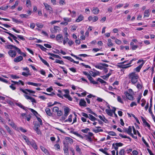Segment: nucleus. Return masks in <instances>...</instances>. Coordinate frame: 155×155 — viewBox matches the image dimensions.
<instances>
[{
  "mask_svg": "<svg viewBox=\"0 0 155 155\" xmlns=\"http://www.w3.org/2000/svg\"><path fill=\"white\" fill-rule=\"evenodd\" d=\"M63 39V37L61 34H58L57 35L56 39L57 41H59V40H61Z\"/></svg>",
  "mask_w": 155,
  "mask_h": 155,
  "instance_id": "obj_24",
  "label": "nucleus"
},
{
  "mask_svg": "<svg viewBox=\"0 0 155 155\" xmlns=\"http://www.w3.org/2000/svg\"><path fill=\"white\" fill-rule=\"evenodd\" d=\"M90 130L89 128H86L85 129H82L81 130V131L84 133H85V134H87V133L88 131Z\"/></svg>",
  "mask_w": 155,
  "mask_h": 155,
  "instance_id": "obj_47",
  "label": "nucleus"
},
{
  "mask_svg": "<svg viewBox=\"0 0 155 155\" xmlns=\"http://www.w3.org/2000/svg\"><path fill=\"white\" fill-rule=\"evenodd\" d=\"M129 78L131 80L130 81L133 84H136L137 81L139 76L135 72H133L129 74Z\"/></svg>",
  "mask_w": 155,
  "mask_h": 155,
  "instance_id": "obj_1",
  "label": "nucleus"
},
{
  "mask_svg": "<svg viewBox=\"0 0 155 155\" xmlns=\"http://www.w3.org/2000/svg\"><path fill=\"white\" fill-rule=\"evenodd\" d=\"M29 72L30 71H27L26 73L23 72H22L21 74L23 76L28 77V75H31V74L29 73Z\"/></svg>",
  "mask_w": 155,
  "mask_h": 155,
  "instance_id": "obj_37",
  "label": "nucleus"
},
{
  "mask_svg": "<svg viewBox=\"0 0 155 155\" xmlns=\"http://www.w3.org/2000/svg\"><path fill=\"white\" fill-rule=\"evenodd\" d=\"M63 114V112L61 110H58L57 112V115L58 116H61Z\"/></svg>",
  "mask_w": 155,
  "mask_h": 155,
  "instance_id": "obj_53",
  "label": "nucleus"
},
{
  "mask_svg": "<svg viewBox=\"0 0 155 155\" xmlns=\"http://www.w3.org/2000/svg\"><path fill=\"white\" fill-rule=\"evenodd\" d=\"M97 81H99L100 83H101L102 84H103L104 83H107V82L102 79L100 78H98L97 79Z\"/></svg>",
  "mask_w": 155,
  "mask_h": 155,
  "instance_id": "obj_45",
  "label": "nucleus"
},
{
  "mask_svg": "<svg viewBox=\"0 0 155 155\" xmlns=\"http://www.w3.org/2000/svg\"><path fill=\"white\" fill-rule=\"evenodd\" d=\"M11 82L12 83H13L14 84H17L18 85H20V83L22 85L24 86V83L21 81V80H19L18 81V82L14 81H13L12 80Z\"/></svg>",
  "mask_w": 155,
  "mask_h": 155,
  "instance_id": "obj_15",
  "label": "nucleus"
},
{
  "mask_svg": "<svg viewBox=\"0 0 155 155\" xmlns=\"http://www.w3.org/2000/svg\"><path fill=\"white\" fill-rule=\"evenodd\" d=\"M73 143V140L71 138L68 137H65L64 140L63 141L64 145H65V144H66L67 145H68L69 143L71 144Z\"/></svg>",
  "mask_w": 155,
  "mask_h": 155,
  "instance_id": "obj_3",
  "label": "nucleus"
},
{
  "mask_svg": "<svg viewBox=\"0 0 155 155\" xmlns=\"http://www.w3.org/2000/svg\"><path fill=\"white\" fill-rule=\"evenodd\" d=\"M59 110V108L57 107H55L53 108L52 111L54 112H57Z\"/></svg>",
  "mask_w": 155,
  "mask_h": 155,
  "instance_id": "obj_51",
  "label": "nucleus"
},
{
  "mask_svg": "<svg viewBox=\"0 0 155 155\" xmlns=\"http://www.w3.org/2000/svg\"><path fill=\"white\" fill-rule=\"evenodd\" d=\"M12 21L18 24H21L23 23V21L20 20H18L13 17L12 18Z\"/></svg>",
  "mask_w": 155,
  "mask_h": 155,
  "instance_id": "obj_19",
  "label": "nucleus"
},
{
  "mask_svg": "<svg viewBox=\"0 0 155 155\" xmlns=\"http://www.w3.org/2000/svg\"><path fill=\"white\" fill-rule=\"evenodd\" d=\"M44 4L46 10L49 11V13L50 14L51 12H53L52 8L50 5L46 3H44Z\"/></svg>",
  "mask_w": 155,
  "mask_h": 155,
  "instance_id": "obj_7",
  "label": "nucleus"
},
{
  "mask_svg": "<svg viewBox=\"0 0 155 155\" xmlns=\"http://www.w3.org/2000/svg\"><path fill=\"white\" fill-rule=\"evenodd\" d=\"M16 46L12 45H7L5 46V48L6 49L12 50L13 48L15 49Z\"/></svg>",
  "mask_w": 155,
  "mask_h": 155,
  "instance_id": "obj_20",
  "label": "nucleus"
},
{
  "mask_svg": "<svg viewBox=\"0 0 155 155\" xmlns=\"http://www.w3.org/2000/svg\"><path fill=\"white\" fill-rule=\"evenodd\" d=\"M64 39L63 41V44L65 45L67 42L68 41H69V39L68 37H64Z\"/></svg>",
  "mask_w": 155,
  "mask_h": 155,
  "instance_id": "obj_57",
  "label": "nucleus"
},
{
  "mask_svg": "<svg viewBox=\"0 0 155 155\" xmlns=\"http://www.w3.org/2000/svg\"><path fill=\"white\" fill-rule=\"evenodd\" d=\"M88 118L92 121H94L97 120V118L91 114H89V117Z\"/></svg>",
  "mask_w": 155,
  "mask_h": 155,
  "instance_id": "obj_25",
  "label": "nucleus"
},
{
  "mask_svg": "<svg viewBox=\"0 0 155 155\" xmlns=\"http://www.w3.org/2000/svg\"><path fill=\"white\" fill-rule=\"evenodd\" d=\"M115 145L116 146L115 147H121L122 146L123 144L120 142L119 143H115Z\"/></svg>",
  "mask_w": 155,
  "mask_h": 155,
  "instance_id": "obj_56",
  "label": "nucleus"
},
{
  "mask_svg": "<svg viewBox=\"0 0 155 155\" xmlns=\"http://www.w3.org/2000/svg\"><path fill=\"white\" fill-rule=\"evenodd\" d=\"M98 19V18L97 16H94L92 17L91 16H90L88 18V20L89 21H92L93 22H95L97 21Z\"/></svg>",
  "mask_w": 155,
  "mask_h": 155,
  "instance_id": "obj_8",
  "label": "nucleus"
},
{
  "mask_svg": "<svg viewBox=\"0 0 155 155\" xmlns=\"http://www.w3.org/2000/svg\"><path fill=\"white\" fill-rule=\"evenodd\" d=\"M40 127V124L38 123H35V124L34 129L35 130H37L39 129V127Z\"/></svg>",
  "mask_w": 155,
  "mask_h": 155,
  "instance_id": "obj_41",
  "label": "nucleus"
},
{
  "mask_svg": "<svg viewBox=\"0 0 155 155\" xmlns=\"http://www.w3.org/2000/svg\"><path fill=\"white\" fill-rule=\"evenodd\" d=\"M93 78L91 77V78L89 81H90L91 83H92L93 84H98V82L97 81H94V80Z\"/></svg>",
  "mask_w": 155,
  "mask_h": 155,
  "instance_id": "obj_35",
  "label": "nucleus"
},
{
  "mask_svg": "<svg viewBox=\"0 0 155 155\" xmlns=\"http://www.w3.org/2000/svg\"><path fill=\"white\" fill-rule=\"evenodd\" d=\"M68 145H67L66 144H65V145H64L63 150L64 151V153L66 154V155H69L68 151Z\"/></svg>",
  "mask_w": 155,
  "mask_h": 155,
  "instance_id": "obj_9",
  "label": "nucleus"
},
{
  "mask_svg": "<svg viewBox=\"0 0 155 155\" xmlns=\"http://www.w3.org/2000/svg\"><path fill=\"white\" fill-rule=\"evenodd\" d=\"M36 117L38 121L40 123V125H43V123L41 119L40 118L37 117V116H36Z\"/></svg>",
  "mask_w": 155,
  "mask_h": 155,
  "instance_id": "obj_48",
  "label": "nucleus"
},
{
  "mask_svg": "<svg viewBox=\"0 0 155 155\" xmlns=\"http://www.w3.org/2000/svg\"><path fill=\"white\" fill-rule=\"evenodd\" d=\"M20 17H21V18H27V17L28 16V15H27L26 14H21L19 15Z\"/></svg>",
  "mask_w": 155,
  "mask_h": 155,
  "instance_id": "obj_59",
  "label": "nucleus"
},
{
  "mask_svg": "<svg viewBox=\"0 0 155 155\" xmlns=\"http://www.w3.org/2000/svg\"><path fill=\"white\" fill-rule=\"evenodd\" d=\"M45 111L47 114L49 116H52V113L51 112V110L49 108H47L45 109Z\"/></svg>",
  "mask_w": 155,
  "mask_h": 155,
  "instance_id": "obj_27",
  "label": "nucleus"
},
{
  "mask_svg": "<svg viewBox=\"0 0 155 155\" xmlns=\"http://www.w3.org/2000/svg\"><path fill=\"white\" fill-rule=\"evenodd\" d=\"M24 96L25 97L26 99L30 100L32 103H36V101L35 100L34 98L26 95H25Z\"/></svg>",
  "mask_w": 155,
  "mask_h": 155,
  "instance_id": "obj_14",
  "label": "nucleus"
},
{
  "mask_svg": "<svg viewBox=\"0 0 155 155\" xmlns=\"http://www.w3.org/2000/svg\"><path fill=\"white\" fill-rule=\"evenodd\" d=\"M84 136L87 137V138L86 139V140H87L88 141L90 142H92L93 141V140L89 135L86 134H84Z\"/></svg>",
  "mask_w": 155,
  "mask_h": 155,
  "instance_id": "obj_29",
  "label": "nucleus"
},
{
  "mask_svg": "<svg viewBox=\"0 0 155 155\" xmlns=\"http://www.w3.org/2000/svg\"><path fill=\"white\" fill-rule=\"evenodd\" d=\"M70 132H71V133L77 136H78V137H80V138H81L82 139H83V138H84V137H83V136H82L81 135H80V134H78L77 132L74 131H70Z\"/></svg>",
  "mask_w": 155,
  "mask_h": 155,
  "instance_id": "obj_22",
  "label": "nucleus"
},
{
  "mask_svg": "<svg viewBox=\"0 0 155 155\" xmlns=\"http://www.w3.org/2000/svg\"><path fill=\"white\" fill-rule=\"evenodd\" d=\"M107 114L110 116H113V113L111 111V110H109L108 109H106L105 110Z\"/></svg>",
  "mask_w": 155,
  "mask_h": 155,
  "instance_id": "obj_30",
  "label": "nucleus"
},
{
  "mask_svg": "<svg viewBox=\"0 0 155 155\" xmlns=\"http://www.w3.org/2000/svg\"><path fill=\"white\" fill-rule=\"evenodd\" d=\"M23 138L28 145H31L35 149L37 150L38 149V147L35 141L33 140L31 142L29 140V138L28 137L25 136H24Z\"/></svg>",
  "mask_w": 155,
  "mask_h": 155,
  "instance_id": "obj_2",
  "label": "nucleus"
},
{
  "mask_svg": "<svg viewBox=\"0 0 155 155\" xmlns=\"http://www.w3.org/2000/svg\"><path fill=\"white\" fill-rule=\"evenodd\" d=\"M38 45L39 46L40 49L43 51L46 52V51L48 50V49L45 48L43 46L41 45Z\"/></svg>",
  "mask_w": 155,
  "mask_h": 155,
  "instance_id": "obj_32",
  "label": "nucleus"
},
{
  "mask_svg": "<svg viewBox=\"0 0 155 155\" xmlns=\"http://www.w3.org/2000/svg\"><path fill=\"white\" fill-rule=\"evenodd\" d=\"M42 93L43 94H44L48 95L50 96H53L55 94L53 92H52L51 93V94H48V93H45V92H42Z\"/></svg>",
  "mask_w": 155,
  "mask_h": 155,
  "instance_id": "obj_58",
  "label": "nucleus"
},
{
  "mask_svg": "<svg viewBox=\"0 0 155 155\" xmlns=\"http://www.w3.org/2000/svg\"><path fill=\"white\" fill-rule=\"evenodd\" d=\"M144 125L145 126H147L149 129L150 127V125L148 123H147V121L145 122L144 123Z\"/></svg>",
  "mask_w": 155,
  "mask_h": 155,
  "instance_id": "obj_64",
  "label": "nucleus"
},
{
  "mask_svg": "<svg viewBox=\"0 0 155 155\" xmlns=\"http://www.w3.org/2000/svg\"><path fill=\"white\" fill-rule=\"evenodd\" d=\"M79 105L80 106H83L86 107L87 106L86 102L84 99H81L80 100L79 103Z\"/></svg>",
  "mask_w": 155,
  "mask_h": 155,
  "instance_id": "obj_11",
  "label": "nucleus"
},
{
  "mask_svg": "<svg viewBox=\"0 0 155 155\" xmlns=\"http://www.w3.org/2000/svg\"><path fill=\"white\" fill-rule=\"evenodd\" d=\"M63 58L66 59L72 62H74V60L71 57L69 56H63Z\"/></svg>",
  "mask_w": 155,
  "mask_h": 155,
  "instance_id": "obj_33",
  "label": "nucleus"
},
{
  "mask_svg": "<svg viewBox=\"0 0 155 155\" xmlns=\"http://www.w3.org/2000/svg\"><path fill=\"white\" fill-rule=\"evenodd\" d=\"M92 12L94 14L97 15L99 13V10L97 7H93L92 9Z\"/></svg>",
  "mask_w": 155,
  "mask_h": 155,
  "instance_id": "obj_13",
  "label": "nucleus"
},
{
  "mask_svg": "<svg viewBox=\"0 0 155 155\" xmlns=\"http://www.w3.org/2000/svg\"><path fill=\"white\" fill-rule=\"evenodd\" d=\"M132 128L130 126H129L128 129H127V133L129 135L132 134Z\"/></svg>",
  "mask_w": 155,
  "mask_h": 155,
  "instance_id": "obj_44",
  "label": "nucleus"
},
{
  "mask_svg": "<svg viewBox=\"0 0 155 155\" xmlns=\"http://www.w3.org/2000/svg\"><path fill=\"white\" fill-rule=\"evenodd\" d=\"M23 59V57L20 55L14 58V61L15 62H18L22 61Z\"/></svg>",
  "mask_w": 155,
  "mask_h": 155,
  "instance_id": "obj_12",
  "label": "nucleus"
},
{
  "mask_svg": "<svg viewBox=\"0 0 155 155\" xmlns=\"http://www.w3.org/2000/svg\"><path fill=\"white\" fill-rule=\"evenodd\" d=\"M26 84L29 85H31L36 87L40 86L41 85V84L39 83H36L30 82H27L26 83Z\"/></svg>",
  "mask_w": 155,
  "mask_h": 155,
  "instance_id": "obj_16",
  "label": "nucleus"
},
{
  "mask_svg": "<svg viewBox=\"0 0 155 155\" xmlns=\"http://www.w3.org/2000/svg\"><path fill=\"white\" fill-rule=\"evenodd\" d=\"M60 30V28L58 26H54V29H51V31L52 33H57L58 32H59Z\"/></svg>",
  "mask_w": 155,
  "mask_h": 155,
  "instance_id": "obj_5",
  "label": "nucleus"
},
{
  "mask_svg": "<svg viewBox=\"0 0 155 155\" xmlns=\"http://www.w3.org/2000/svg\"><path fill=\"white\" fill-rule=\"evenodd\" d=\"M10 77L13 79L19 78V77L18 76L16 75L15 74H10Z\"/></svg>",
  "mask_w": 155,
  "mask_h": 155,
  "instance_id": "obj_46",
  "label": "nucleus"
},
{
  "mask_svg": "<svg viewBox=\"0 0 155 155\" xmlns=\"http://www.w3.org/2000/svg\"><path fill=\"white\" fill-rule=\"evenodd\" d=\"M16 35L22 41H25V38L23 37L22 36L18 35Z\"/></svg>",
  "mask_w": 155,
  "mask_h": 155,
  "instance_id": "obj_49",
  "label": "nucleus"
},
{
  "mask_svg": "<svg viewBox=\"0 0 155 155\" xmlns=\"http://www.w3.org/2000/svg\"><path fill=\"white\" fill-rule=\"evenodd\" d=\"M144 63H142L136 67L134 69V70L136 71L137 72H139L140 71V70L143 65Z\"/></svg>",
  "mask_w": 155,
  "mask_h": 155,
  "instance_id": "obj_17",
  "label": "nucleus"
},
{
  "mask_svg": "<svg viewBox=\"0 0 155 155\" xmlns=\"http://www.w3.org/2000/svg\"><path fill=\"white\" fill-rule=\"evenodd\" d=\"M91 72L92 73V76L94 77H95L97 75H99L100 74L99 72L97 71H96L95 72H94L92 71H91Z\"/></svg>",
  "mask_w": 155,
  "mask_h": 155,
  "instance_id": "obj_26",
  "label": "nucleus"
},
{
  "mask_svg": "<svg viewBox=\"0 0 155 155\" xmlns=\"http://www.w3.org/2000/svg\"><path fill=\"white\" fill-rule=\"evenodd\" d=\"M15 49L16 50V51L18 54H21L22 53V52L21 51V50L17 47L16 46Z\"/></svg>",
  "mask_w": 155,
  "mask_h": 155,
  "instance_id": "obj_42",
  "label": "nucleus"
},
{
  "mask_svg": "<svg viewBox=\"0 0 155 155\" xmlns=\"http://www.w3.org/2000/svg\"><path fill=\"white\" fill-rule=\"evenodd\" d=\"M41 149L42 151L44 152L47 155L49 154V153L48 151V150L46 149L45 148L42 147H41Z\"/></svg>",
  "mask_w": 155,
  "mask_h": 155,
  "instance_id": "obj_36",
  "label": "nucleus"
},
{
  "mask_svg": "<svg viewBox=\"0 0 155 155\" xmlns=\"http://www.w3.org/2000/svg\"><path fill=\"white\" fill-rule=\"evenodd\" d=\"M80 64L84 66L86 68H91V67L90 66L88 65H86L84 63H81Z\"/></svg>",
  "mask_w": 155,
  "mask_h": 155,
  "instance_id": "obj_62",
  "label": "nucleus"
},
{
  "mask_svg": "<svg viewBox=\"0 0 155 155\" xmlns=\"http://www.w3.org/2000/svg\"><path fill=\"white\" fill-rule=\"evenodd\" d=\"M41 61L45 65H47L48 67H49L50 66L48 63L45 60L43 59Z\"/></svg>",
  "mask_w": 155,
  "mask_h": 155,
  "instance_id": "obj_52",
  "label": "nucleus"
},
{
  "mask_svg": "<svg viewBox=\"0 0 155 155\" xmlns=\"http://www.w3.org/2000/svg\"><path fill=\"white\" fill-rule=\"evenodd\" d=\"M117 101L119 102L122 104H124L123 101L122 100L120 96H117Z\"/></svg>",
  "mask_w": 155,
  "mask_h": 155,
  "instance_id": "obj_55",
  "label": "nucleus"
},
{
  "mask_svg": "<svg viewBox=\"0 0 155 155\" xmlns=\"http://www.w3.org/2000/svg\"><path fill=\"white\" fill-rule=\"evenodd\" d=\"M93 131L95 133H98L100 132H103V130L102 129H94L93 130Z\"/></svg>",
  "mask_w": 155,
  "mask_h": 155,
  "instance_id": "obj_40",
  "label": "nucleus"
},
{
  "mask_svg": "<svg viewBox=\"0 0 155 155\" xmlns=\"http://www.w3.org/2000/svg\"><path fill=\"white\" fill-rule=\"evenodd\" d=\"M100 65L99 64V65H94V66L96 68L99 69L101 70H102L104 67Z\"/></svg>",
  "mask_w": 155,
  "mask_h": 155,
  "instance_id": "obj_54",
  "label": "nucleus"
},
{
  "mask_svg": "<svg viewBox=\"0 0 155 155\" xmlns=\"http://www.w3.org/2000/svg\"><path fill=\"white\" fill-rule=\"evenodd\" d=\"M63 19L64 21L67 22H70L71 21V19L68 18H64Z\"/></svg>",
  "mask_w": 155,
  "mask_h": 155,
  "instance_id": "obj_60",
  "label": "nucleus"
},
{
  "mask_svg": "<svg viewBox=\"0 0 155 155\" xmlns=\"http://www.w3.org/2000/svg\"><path fill=\"white\" fill-rule=\"evenodd\" d=\"M29 110H31V111L33 114L36 116H37L36 115L38 114V113L34 109L29 108Z\"/></svg>",
  "mask_w": 155,
  "mask_h": 155,
  "instance_id": "obj_43",
  "label": "nucleus"
},
{
  "mask_svg": "<svg viewBox=\"0 0 155 155\" xmlns=\"http://www.w3.org/2000/svg\"><path fill=\"white\" fill-rule=\"evenodd\" d=\"M5 127L10 135H12L13 134L12 130L7 125H5Z\"/></svg>",
  "mask_w": 155,
  "mask_h": 155,
  "instance_id": "obj_18",
  "label": "nucleus"
},
{
  "mask_svg": "<svg viewBox=\"0 0 155 155\" xmlns=\"http://www.w3.org/2000/svg\"><path fill=\"white\" fill-rule=\"evenodd\" d=\"M124 94L128 99L131 101H133L134 100V98L133 96L130 95L127 91L125 92Z\"/></svg>",
  "mask_w": 155,
  "mask_h": 155,
  "instance_id": "obj_6",
  "label": "nucleus"
},
{
  "mask_svg": "<svg viewBox=\"0 0 155 155\" xmlns=\"http://www.w3.org/2000/svg\"><path fill=\"white\" fill-rule=\"evenodd\" d=\"M150 10L149 9L146 10L144 12V17H148L150 15Z\"/></svg>",
  "mask_w": 155,
  "mask_h": 155,
  "instance_id": "obj_21",
  "label": "nucleus"
},
{
  "mask_svg": "<svg viewBox=\"0 0 155 155\" xmlns=\"http://www.w3.org/2000/svg\"><path fill=\"white\" fill-rule=\"evenodd\" d=\"M141 101L143 102L141 104V105L142 107H143L146 104V101L144 99H142Z\"/></svg>",
  "mask_w": 155,
  "mask_h": 155,
  "instance_id": "obj_61",
  "label": "nucleus"
},
{
  "mask_svg": "<svg viewBox=\"0 0 155 155\" xmlns=\"http://www.w3.org/2000/svg\"><path fill=\"white\" fill-rule=\"evenodd\" d=\"M107 132L110 135L112 136H117V134H116V133L113 131H107Z\"/></svg>",
  "mask_w": 155,
  "mask_h": 155,
  "instance_id": "obj_34",
  "label": "nucleus"
},
{
  "mask_svg": "<svg viewBox=\"0 0 155 155\" xmlns=\"http://www.w3.org/2000/svg\"><path fill=\"white\" fill-rule=\"evenodd\" d=\"M64 114L65 116H67L71 110V109L68 107H65L64 109Z\"/></svg>",
  "mask_w": 155,
  "mask_h": 155,
  "instance_id": "obj_10",
  "label": "nucleus"
},
{
  "mask_svg": "<svg viewBox=\"0 0 155 155\" xmlns=\"http://www.w3.org/2000/svg\"><path fill=\"white\" fill-rule=\"evenodd\" d=\"M8 8V5H6L5 6H1L0 7V9L3 10H5Z\"/></svg>",
  "mask_w": 155,
  "mask_h": 155,
  "instance_id": "obj_50",
  "label": "nucleus"
},
{
  "mask_svg": "<svg viewBox=\"0 0 155 155\" xmlns=\"http://www.w3.org/2000/svg\"><path fill=\"white\" fill-rule=\"evenodd\" d=\"M54 62L56 63H58L60 64H64V62L62 60H60L58 59H56L55 61Z\"/></svg>",
  "mask_w": 155,
  "mask_h": 155,
  "instance_id": "obj_38",
  "label": "nucleus"
},
{
  "mask_svg": "<svg viewBox=\"0 0 155 155\" xmlns=\"http://www.w3.org/2000/svg\"><path fill=\"white\" fill-rule=\"evenodd\" d=\"M63 96L67 98L69 101H72V98L71 97L70 95L69 94H64L63 95Z\"/></svg>",
  "mask_w": 155,
  "mask_h": 155,
  "instance_id": "obj_31",
  "label": "nucleus"
},
{
  "mask_svg": "<svg viewBox=\"0 0 155 155\" xmlns=\"http://www.w3.org/2000/svg\"><path fill=\"white\" fill-rule=\"evenodd\" d=\"M0 81L6 83H8V81L7 80L4 78H2L1 77H0Z\"/></svg>",
  "mask_w": 155,
  "mask_h": 155,
  "instance_id": "obj_63",
  "label": "nucleus"
},
{
  "mask_svg": "<svg viewBox=\"0 0 155 155\" xmlns=\"http://www.w3.org/2000/svg\"><path fill=\"white\" fill-rule=\"evenodd\" d=\"M83 19V16L82 15H80L78 17V18L76 19V21L78 22H79L82 21Z\"/></svg>",
  "mask_w": 155,
  "mask_h": 155,
  "instance_id": "obj_23",
  "label": "nucleus"
},
{
  "mask_svg": "<svg viewBox=\"0 0 155 155\" xmlns=\"http://www.w3.org/2000/svg\"><path fill=\"white\" fill-rule=\"evenodd\" d=\"M15 104L17 106L19 107H20L23 109V110H27L24 107V106L21 103H15Z\"/></svg>",
  "mask_w": 155,
  "mask_h": 155,
  "instance_id": "obj_28",
  "label": "nucleus"
},
{
  "mask_svg": "<svg viewBox=\"0 0 155 155\" xmlns=\"http://www.w3.org/2000/svg\"><path fill=\"white\" fill-rule=\"evenodd\" d=\"M8 53L9 56L12 58L15 57L17 54L16 51L12 50L9 51Z\"/></svg>",
  "mask_w": 155,
  "mask_h": 155,
  "instance_id": "obj_4",
  "label": "nucleus"
},
{
  "mask_svg": "<svg viewBox=\"0 0 155 155\" xmlns=\"http://www.w3.org/2000/svg\"><path fill=\"white\" fill-rule=\"evenodd\" d=\"M142 140L143 142V143L145 144L146 145V146L148 148H150V147L148 144L146 142L145 140L144 139V138L143 137L142 138Z\"/></svg>",
  "mask_w": 155,
  "mask_h": 155,
  "instance_id": "obj_39",
  "label": "nucleus"
}]
</instances>
